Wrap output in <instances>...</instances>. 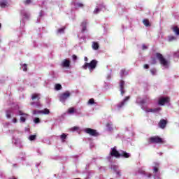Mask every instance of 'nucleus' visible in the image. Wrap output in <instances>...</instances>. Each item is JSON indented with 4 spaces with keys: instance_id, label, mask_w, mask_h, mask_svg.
<instances>
[{
    "instance_id": "nucleus-1",
    "label": "nucleus",
    "mask_w": 179,
    "mask_h": 179,
    "mask_svg": "<svg viewBox=\"0 0 179 179\" xmlns=\"http://www.w3.org/2000/svg\"><path fill=\"white\" fill-rule=\"evenodd\" d=\"M156 57L157 59H159L161 65L163 66L164 69H169V66L170 65V63L169 61L166 60L164 57H163V55L160 53H156Z\"/></svg>"
},
{
    "instance_id": "nucleus-2",
    "label": "nucleus",
    "mask_w": 179,
    "mask_h": 179,
    "mask_svg": "<svg viewBox=\"0 0 179 179\" xmlns=\"http://www.w3.org/2000/svg\"><path fill=\"white\" fill-rule=\"evenodd\" d=\"M96 66H97V61L96 59H93L90 63H85L82 66V69H87L88 68L90 72H93L94 69H96Z\"/></svg>"
},
{
    "instance_id": "nucleus-3",
    "label": "nucleus",
    "mask_w": 179,
    "mask_h": 179,
    "mask_svg": "<svg viewBox=\"0 0 179 179\" xmlns=\"http://www.w3.org/2000/svg\"><path fill=\"white\" fill-rule=\"evenodd\" d=\"M110 155L112 156H114V157H121V156H123L124 157L128 158V157H130V156H131V155H129V153H127L124 151H122V153H119L115 148H112Z\"/></svg>"
},
{
    "instance_id": "nucleus-4",
    "label": "nucleus",
    "mask_w": 179,
    "mask_h": 179,
    "mask_svg": "<svg viewBox=\"0 0 179 179\" xmlns=\"http://www.w3.org/2000/svg\"><path fill=\"white\" fill-rule=\"evenodd\" d=\"M71 96V92L69 91H66V92H64L63 94H61L59 95V100L62 103H65L68 99H69Z\"/></svg>"
},
{
    "instance_id": "nucleus-5",
    "label": "nucleus",
    "mask_w": 179,
    "mask_h": 179,
    "mask_svg": "<svg viewBox=\"0 0 179 179\" xmlns=\"http://www.w3.org/2000/svg\"><path fill=\"white\" fill-rule=\"evenodd\" d=\"M84 132L88 134V135H90L91 136H99V132L93 129L86 128L84 129Z\"/></svg>"
},
{
    "instance_id": "nucleus-6",
    "label": "nucleus",
    "mask_w": 179,
    "mask_h": 179,
    "mask_svg": "<svg viewBox=\"0 0 179 179\" xmlns=\"http://www.w3.org/2000/svg\"><path fill=\"white\" fill-rule=\"evenodd\" d=\"M149 142L150 143H164V141H163L162 138L159 136L150 138Z\"/></svg>"
},
{
    "instance_id": "nucleus-7",
    "label": "nucleus",
    "mask_w": 179,
    "mask_h": 179,
    "mask_svg": "<svg viewBox=\"0 0 179 179\" xmlns=\"http://www.w3.org/2000/svg\"><path fill=\"white\" fill-rule=\"evenodd\" d=\"M141 108L144 110L146 113H158V111H160L162 110V108H145L143 106H141Z\"/></svg>"
},
{
    "instance_id": "nucleus-8",
    "label": "nucleus",
    "mask_w": 179,
    "mask_h": 179,
    "mask_svg": "<svg viewBox=\"0 0 179 179\" xmlns=\"http://www.w3.org/2000/svg\"><path fill=\"white\" fill-rule=\"evenodd\" d=\"M167 103H170L169 97H160L158 101L159 106H164V104H167Z\"/></svg>"
},
{
    "instance_id": "nucleus-9",
    "label": "nucleus",
    "mask_w": 179,
    "mask_h": 179,
    "mask_svg": "<svg viewBox=\"0 0 179 179\" xmlns=\"http://www.w3.org/2000/svg\"><path fill=\"white\" fill-rule=\"evenodd\" d=\"M67 114H76L77 115H82V112L77 110V109L73 107H71L68 109Z\"/></svg>"
},
{
    "instance_id": "nucleus-10",
    "label": "nucleus",
    "mask_w": 179,
    "mask_h": 179,
    "mask_svg": "<svg viewBox=\"0 0 179 179\" xmlns=\"http://www.w3.org/2000/svg\"><path fill=\"white\" fill-rule=\"evenodd\" d=\"M13 145H15V146H17V148H20V149L23 148V145H22V141H20V138H13Z\"/></svg>"
},
{
    "instance_id": "nucleus-11",
    "label": "nucleus",
    "mask_w": 179,
    "mask_h": 179,
    "mask_svg": "<svg viewBox=\"0 0 179 179\" xmlns=\"http://www.w3.org/2000/svg\"><path fill=\"white\" fill-rule=\"evenodd\" d=\"M70 65L71 60L68 59H65L62 62V66H63V68H69Z\"/></svg>"
},
{
    "instance_id": "nucleus-12",
    "label": "nucleus",
    "mask_w": 179,
    "mask_h": 179,
    "mask_svg": "<svg viewBox=\"0 0 179 179\" xmlns=\"http://www.w3.org/2000/svg\"><path fill=\"white\" fill-rule=\"evenodd\" d=\"M19 114L20 115H22V117H20V121L21 122H26V118H27V117L29 116V115L24 113L22 111H19Z\"/></svg>"
},
{
    "instance_id": "nucleus-13",
    "label": "nucleus",
    "mask_w": 179,
    "mask_h": 179,
    "mask_svg": "<svg viewBox=\"0 0 179 179\" xmlns=\"http://www.w3.org/2000/svg\"><path fill=\"white\" fill-rule=\"evenodd\" d=\"M124 86H125V82L121 80L120 83V87L122 96H124V93H125V90H124Z\"/></svg>"
},
{
    "instance_id": "nucleus-14",
    "label": "nucleus",
    "mask_w": 179,
    "mask_h": 179,
    "mask_svg": "<svg viewBox=\"0 0 179 179\" xmlns=\"http://www.w3.org/2000/svg\"><path fill=\"white\" fill-rule=\"evenodd\" d=\"M0 6L1 8H6L7 6H9V3L6 0H1L0 1Z\"/></svg>"
},
{
    "instance_id": "nucleus-15",
    "label": "nucleus",
    "mask_w": 179,
    "mask_h": 179,
    "mask_svg": "<svg viewBox=\"0 0 179 179\" xmlns=\"http://www.w3.org/2000/svg\"><path fill=\"white\" fill-rule=\"evenodd\" d=\"M167 124V122H166L165 120H162L159 122V128H162V129H164V128H166V125Z\"/></svg>"
},
{
    "instance_id": "nucleus-16",
    "label": "nucleus",
    "mask_w": 179,
    "mask_h": 179,
    "mask_svg": "<svg viewBox=\"0 0 179 179\" xmlns=\"http://www.w3.org/2000/svg\"><path fill=\"white\" fill-rule=\"evenodd\" d=\"M21 13H22L24 19H29V17H30V14H29L25 10H22Z\"/></svg>"
},
{
    "instance_id": "nucleus-17",
    "label": "nucleus",
    "mask_w": 179,
    "mask_h": 179,
    "mask_svg": "<svg viewBox=\"0 0 179 179\" xmlns=\"http://www.w3.org/2000/svg\"><path fill=\"white\" fill-rule=\"evenodd\" d=\"M87 25V22L85 20V21H83L82 23H81V27H82V31H86V26Z\"/></svg>"
},
{
    "instance_id": "nucleus-18",
    "label": "nucleus",
    "mask_w": 179,
    "mask_h": 179,
    "mask_svg": "<svg viewBox=\"0 0 179 179\" xmlns=\"http://www.w3.org/2000/svg\"><path fill=\"white\" fill-rule=\"evenodd\" d=\"M129 100V96H127L122 102H121L120 103L118 104V107L121 108L122 107V106H124V104H125V103H127V101H128Z\"/></svg>"
},
{
    "instance_id": "nucleus-19",
    "label": "nucleus",
    "mask_w": 179,
    "mask_h": 179,
    "mask_svg": "<svg viewBox=\"0 0 179 179\" xmlns=\"http://www.w3.org/2000/svg\"><path fill=\"white\" fill-rule=\"evenodd\" d=\"M172 30H173V31L175 32V34H176V36H179V28H178V27H177V26L173 27Z\"/></svg>"
},
{
    "instance_id": "nucleus-20",
    "label": "nucleus",
    "mask_w": 179,
    "mask_h": 179,
    "mask_svg": "<svg viewBox=\"0 0 179 179\" xmlns=\"http://www.w3.org/2000/svg\"><path fill=\"white\" fill-rule=\"evenodd\" d=\"M31 99L32 100H36V99H37V100H40V94H33Z\"/></svg>"
},
{
    "instance_id": "nucleus-21",
    "label": "nucleus",
    "mask_w": 179,
    "mask_h": 179,
    "mask_svg": "<svg viewBox=\"0 0 179 179\" xmlns=\"http://www.w3.org/2000/svg\"><path fill=\"white\" fill-rule=\"evenodd\" d=\"M136 103H138L139 104H145V103H146V100L142 99L141 98H138L136 99Z\"/></svg>"
},
{
    "instance_id": "nucleus-22",
    "label": "nucleus",
    "mask_w": 179,
    "mask_h": 179,
    "mask_svg": "<svg viewBox=\"0 0 179 179\" xmlns=\"http://www.w3.org/2000/svg\"><path fill=\"white\" fill-rule=\"evenodd\" d=\"M41 114H44L45 115H47L50 114V110H48V108H45L43 110H41Z\"/></svg>"
},
{
    "instance_id": "nucleus-23",
    "label": "nucleus",
    "mask_w": 179,
    "mask_h": 179,
    "mask_svg": "<svg viewBox=\"0 0 179 179\" xmlns=\"http://www.w3.org/2000/svg\"><path fill=\"white\" fill-rule=\"evenodd\" d=\"M92 48L93 50H99V43L93 42Z\"/></svg>"
},
{
    "instance_id": "nucleus-24",
    "label": "nucleus",
    "mask_w": 179,
    "mask_h": 179,
    "mask_svg": "<svg viewBox=\"0 0 179 179\" xmlns=\"http://www.w3.org/2000/svg\"><path fill=\"white\" fill-rule=\"evenodd\" d=\"M143 24L146 26V27L150 26V23L149 22V20H143Z\"/></svg>"
},
{
    "instance_id": "nucleus-25",
    "label": "nucleus",
    "mask_w": 179,
    "mask_h": 179,
    "mask_svg": "<svg viewBox=\"0 0 179 179\" xmlns=\"http://www.w3.org/2000/svg\"><path fill=\"white\" fill-rule=\"evenodd\" d=\"M106 127H107L108 129H109V131H111L113 129V127H113V123H111V122L108 123L106 124Z\"/></svg>"
},
{
    "instance_id": "nucleus-26",
    "label": "nucleus",
    "mask_w": 179,
    "mask_h": 179,
    "mask_svg": "<svg viewBox=\"0 0 179 179\" xmlns=\"http://www.w3.org/2000/svg\"><path fill=\"white\" fill-rule=\"evenodd\" d=\"M76 8H83V4L80 3H76L75 4Z\"/></svg>"
},
{
    "instance_id": "nucleus-27",
    "label": "nucleus",
    "mask_w": 179,
    "mask_h": 179,
    "mask_svg": "<svg viewBox=\"0 0 179 179\" xmlns=\"http://www.w3.org/2000/svg\"><path fill=\"white\" fill-rule=\"evenodd\" d=\"M32 114L34 115H37V114H41V110H33L32 111Z\"/></svg>"
},
{
    "instance_id": "nucleus-28",
    "label": "nucleus",
    "mask_w": 179,
    "mask_h": 179,
    "mask_svg": "<svg viewBox=\"0 0 179 179\" xmlns=\"http://www.w3.org/2000/svg\"><path fill=\"white\" fill-rule=\"evenodd\" d=\"M55 89H56V90H61V89H62V86H61V85H59V84H57L55 85Z\"/></svg>"
},
{
    "instance_id": "nucleus-29",
    "label": "nucleus",
    "mask_w": 179,
    "mask_h": 179,
    "mask_svg": "<svg viewBox=\"0 0 179 179\" xmlns=\"http://www.w3.org/2000/svg\"><path fill=\"white\" fill-rule=\"evenodd\" d=\"M174 40H177L176 36H169V41H174Z\"/></svg>"
},
{
    "instance_id": "nucleus-30",
    "label": "nucleus",
    "mask_w": 179,
    "mask_h": 179,
    "mask_svg": "<svg viewBox=\"0 0 179 179\" xmlns=\"http://www.w3.org/2000/svg\"><path fill=\"white\" fill-rule=\"evenodd\" d=\"M124 75H127V71H125V69H122L120 72V76H124Z\"/></svg>"
},
{
    "instance_id": "nucleus-31",
    "label": "nucleus",
    "mask_w": 179,
    "mask_h": 179,
    "mask_svg": "<svg viewBox=\"0 0 179 179\" xmlns=\"http://www.w3.org/2000/svg\"><path fill=\"white\" fill-rule=\"evenodd\" d=\"M36 138V135H31L29 137V141H34Z\"/></svg>"
},
{
    "instance_id": "nucleus-32",
    "label": "nucleus",
    "mask_w": 179,
    "mask_h": 179,
    "mask_svg": "<svg viewBox=\"0 0 179 179\" xmlns=\"http://www.w3.org/2000/svg\"><path fill=\"white\" fill-rule=\"evenodd\" d=\"M22 69H23L24 72H27V64H24L22 65Z\"/></svg>"
},
{
    "instance_id": "nucleus-33",
    "label": "nucleus",
    "mask_w": 179,
    "mask_h": 179,
    "mask_svg": "<svg viewBox=\"0 0 179 179\" xmlns=\"http://www.w3.org/2000/svg\"><path fill=\"white\" fill-rule=\"evenodd\" d=\"M101 9L99 8H95V10H94V15H97V13H99V12H100Z\"/></svg>"
},
{
    "instance_id": "nucleus-34",
    "label": "nucleus",
    "mask_w": 179,
    "mask_h": 179,
    "mask_svg": "<svg viewBox=\"0 0 179 179\" xmlns=\"http://www.w3.org/2000/svg\"><path fill=\"white\" fill-rule=\"evenodd\" d=\"M34 122H35V124H38V123H40V118L36 117V118L34 120Z\"/></svg>"
},
{
    "instance_id": "nucleus-35",
    "label": "nucleus",
    "mask_w": 179,
    "mask_h": 179,
    "mask_svg": "<svg viewBox=\"0 0 179 179\" xmlns=\"http://www.w3.org/2000/svg\"><path fill=\"white\" fill-rule=\"evenodd\" d=\"M157 62V61L156 60V59H155V57H152V58L151 59V64H156Z\"/></svg>"
},
{
    "instance_id": "nucleus-36",
    "label": "nucleus",
    "mask_w": 179,
    "mask_h": 179,
    "mask_svg": "<svg viewBox=\"0 0 179 179\" xmlns=\"http://www.w3.org/2000/svg\"><path fill=\"white\" fill-rule=\"evenodd\" d=\"M88 104H94V99H90L89 101H88Z\"/></svg>"
},
{
    "instance_id": "nucleus-37",
    "label": "nucleus",
    "mask_w": 179,
    "mask_h": 179,
    "mask_svg": "<svg viewBox=\"0 0 179 179\" xmlns=\"http://www.w3.org/2000/svg\"><path fill=\"white\" fill-rule=\"evenodd\" d=\"M60 138L61 139H62V141H64V139H66V134H62Z\"/></svg>"
},
{
    "instance_id": "nucleus-38",
    "label": "nucleus",
    "mask_w": 179,
    "mask_h": 179,
    "mask_svg": "<svg viewBox=\"0 0 179 179\" xmlns=\"http://www.w3.org/2000/svg\"><path fill=\"white\" fill-rule=\"evenodd\" d=\"M6 117L7 118H10V110L6 111Z\"/></svg>"
},
{
    "instance_id": "nucleus-39",
    "label": "nucleus",
    "mask_w": 179,
    "mask_h": 179,
    "mask_svg": "<svg viewBox=\"0 0 179 179\" xmlns=\"http://www.w3.org/2000/svg\"><path fill=\"white\" fill-rule=\"evenodd\" d=\"M152 75H156V69H152L150 70Z\"/></svg>"
},
{
    "instance_id": "nucleus-40",
    "label": "nucleus",
    "mask_w": 179,
    "mask_h": 179,
    "mask_svg": "<svg viewBox=\"0 0 179 179\" xmlns=\"http://www.w3.org/2000/svg\"><path fill=\"white\" fill-rule=\"evenodd\" d=\"M31 2V0H26L24 3L25 5H29V3H30Z\"/></svg>"
},
{
    "instance_id": "nucleus-41",
    "label": "nucleus",
    "mask_w": 179,
    "mask_h": 179,
    "mask_svg": "<svg viewBox=\"0 0 179 179\" xmlns=\"http://www.w3.org/2000/svg\"><path fill=\"white\" fill-rule=\"evenodd\" d=\"M142 50H148V46H146V45L143 44L142 45Z\"/></svg>"
},
{
    "instance_id": "nucleus-42",
    "label": "nucleus",
    "mask_w": 179,
    "mask_h": 179,
    "mask_svg": "<svg viewBox=\"0 0 179 179\" xmlns=\"http://www.w3.org/2000/svg\"><path fill=\"white\" fill-rule=\"evenodd\" d=\"M72 58H73V61H76L78 59V57L76 55H73L72 56Z\"/></svg>"
},
{
    "instance_id": "nucleus-43",
    "label": "nucleus",
    "mask_w": 179,
    "mask_h": 179,
    "mask_svg": "<svg viewBox=\"0 0 179 179\" xmlns=\"http://www.w3.org/2000/svg\"><path fill=\"white\" fill-rule=\"evenodd\" d=\"M36 107L37 108H39V107H41V104L39 102H38V103H36Z\"/></svg>"
},
{
    "instance_id": "nucleus-44",
    "label": "nucleus",
    "mask_w": 179,
    "mask_h": 179,
    "mask_svg": "<svg viewBox=\"0 0 179 179\" xmlns=\"http://www.w3.org/2000/svg\"><path fill=\"white\" fill-rule=\"evenodd\" d=\"M64 28H61L59 29H58V33H62L64 31Z\"/></svg>"
},
{
    "instance_id": "nucleus-45",
    "label": "nucleus",
    "mask_w": 179,
    "mask_h": 179,
    "mask_svg": "<svg viewBox=\"0 0 179 179\" xmlns=\"http://www.w3.org/2000/svg\"><path fill=\"white\" fill-rule=\"evenodd\" d=\"M144 69H149V65L145 64L144 65Z\"/></svg>"
},
{
    "instance_id": "nucleus-46",
    "label": "nucleus",
    "mask_w": 179,
    "mask_h": 179,
    "mask_svg": "<svg viewBox=\"0 0 179 179\" xmlns=\"http://www.w3.org/2000/svg\"><path fill=\"white\" fill-rule=\"evenodd\" d=\"M13 122L14 124H16V123L17 122V120H16V118H14V119L13 120Z\"/></svg>"
},
{
    "instance_id": "nucleus-47",
    "label": "nucleus",
    "mask_w": 179,
    "mask_h": 179,
    "mask_svg": "<svg viewBox=\"0 0 179 179\" xmlns=\"http://www.w3.org/2000/svg\"><path fill=\"white\" fill-rule=\"evenodd\" d=\"M154 171H155V173H157V171H159V169L155 167Z\"/></svg>"
},
{
    "instance_id": "nucleus-48",
    "label": "nucleus",
    "mask_w": 179,
    "mask_h": 179,
    "mask_svg": "<svg viewBox=\"0 0 179 179\" xmlns=\"http://www.w3.org/2000/svg\"><path fill=\"white\" fill-rule=\"evenodd\" d=\"M72 129H73V131H76V129H78V128L76 127H74Z\"/></svg>"
},
{
    "instance_id": "nucleus-49",
    "label": "nucleus",
    "mask_w": 179,
    "mask_h": 179,
    "mask_svg": "<svg viewBox=\"0 0 179 179\" xmlns=\"http://www.w3.org/2000/svg\"><path fill=\"white\" fill-rule=\"evenodd\" d=\"M84 61H85V62H87V61H88L87 57H85V58H84Z\"/></svg>"
},
{
    "instance_id": "nucleus-50",
    "label": "nucleus",
    "mask_w": 179,
    "mask_h": 179,
    "mask_svg": "<svg viewBox=\"0 0 179 179\" xmlns=\"http://www.w3.org/2000/svg\"><path fill=\"white\" fill-rule=\"evenodd\" d=\"M39 16H40V17L43 16V11H41V12L40 13Z\"/></svg>"
},
{
    "instance_id": "nucleus-51",
    "label": "nucleus",
    "mask_w": 179,
    "mask_h": 179,
    "mask_svg": "<svg viewBox=\"0 0 179 179\" xmlns=\"http://www.w3.org/2000/svg\"><path fill=\"white\" fill-rule=\"evenodd\" d=\"M34 104H35L34 102H31V106H34Z\"/></svg>"
},
{
    "instance_id": "nucleus-52",
    "label": "nucleus",
    "mask_w": 179,
    "mask_h": 179,
    "mask_svg": "<svg viewBox=\"0 0 179 179\" xmlns=\"http://www.w3.org/2000/svg\"><path fill=\"white\" fill-rule=\"evenodd\" d=\"M117 174H120V172H117Z\"/></svg>"
},
{
    "instance_id": "nucleus-53",
    "label": "nucleus",
    "mask_w": 179,
    "mask_h": 179,
    "mask_svg": "<svg viewBox=\"0 0 179 179\" xmlns=\"http://www.w3.org/2000/svg\"><path fill=\"white\" fill-rule=\"evenodd\" d=\"M141 174H143V172H142Z\"/></svg>"
},
{
    "instance_id": "nucleus-54",
    "label": "nucleus",
    "mask_w": 179,
    "mask_h": 179,
    "mask_svg": "<svg viewBox=\"0 0 179 179\" xmlns=\"http://www.w3.org/2000/svg\"><path fill=\"white\" fill-rule=\"evenodd\" d=\"M0 28H1V24H0Z\"/></svg>"
}]
</instances>
